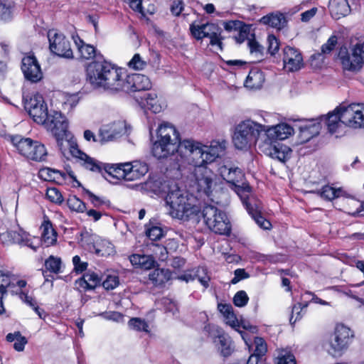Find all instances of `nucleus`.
Wrapping results in <instances>:
<instances>
[{"label": "nucleus", "mask_w": 364, "mask_h": 364, "mask_svg": "<svg viewBox=\"0 0 364 364\" xmlns=\"http://www.w3.org/2000/svg\"><path fill=\"white\" fill-rule=\"evenodd\" d=\"M159 191L166 194L165 198L169 215L180 220H187L196 214L199 209L196 198L181 189L174 181H159Z\"/></svg>", "instance_id": "obj_1"}, {"label": "nucleus", "mask_w": 364, "mask_h": 364, "mask_svg": "<svg viewBox=\"0 0 364 364\" xmlns=\"http://www.w3.org/2000/svg\"><path fill=\"white\" fill-rule=\"evenodd\" d=\"M317 120L320 124L323 123L331 134L340 133L343 125L354 129L364 128V104H342Z\"/></svg>", "instance_id": "obj_2"}, {"label": "nucleus", "mask_w": 364, "mask_h": 364, "mask_svg": "<svg viewBox=\"0 0 364 364\" xmlns=\"http://www.w3.org/2000/svg\"><path fill=\"white\" fill-rule=\"evenodd\" d=\"M293 133V127L286 123L272 127L264 126L263 134L259 141L258 149L265 155L284 162L289 157L291 150L277 141L284 140Z\"/></svg>", "instance_id": "obj_3"}, {"label": "nucleus", "mask_w": 364, "mask_h": 364, "mask_svg": "<svg viewBox=\"0 0 364 364\" xmlns=\"http://www.w3.org/2000/svg\"><path fill=\"white\" fill-rule=\"evenodd\" d=\"M86 73L87 80L93 87L119 92L121 68L106 60H94L87 66Z\"/></svg>", "instance_id": "obj_4"}, {"label": "nucleus", "mask_w": 364, "mask_h": 364, "mask_svg": "<svg viewBox=\"0 0 364 364\" xmlns=\"http://www.w3.org/2000/svg\"><path fill=\"white\" fill-rule=\"evenodd\" d=\"M179 133L168 122H164L157 129V140L153 144L152 154L157 159H164L176 151L179 155Z\"/></svg>", "instance_id": "obj_5"}, {"label": "nucleus", "mask_w": 364, "mask_h": 364, "mask_svg": "<svg viewBox=\"0 0 364 364\" xmlns=\"http://www.w3.org/2000/svg\"><path fill=\"white\" fill-rule=\"evenodd\" d=\"M264 125L251 119H247L238 124L232 136V142L237 149H247L262 138Z\"/></svg>", "instance_id": "obj_6"}, {"label": "nucleus", "mask_w": 364, "mask_h": 364, "mask_svg": "<svg viewBox=\"0 0 364 364\" xmlns=\"http://www.w3.org/2000/svg\"><path fill=\"white\" fill-rule=\"evenodd\" d=\"M54 136L58 146L63 154L69 149L71 155L75 157L77 160V162L85 169L92 172L102 173V162L90 157L79 149L76 142L68 139V132H66V134H59V135Z\"/></svg>", "instance_id": "obj_7"}, {"label": "nucleus", "mask_w": 364, "mask_h": 364, "mask_svg": "<svg viewBox=\"0 0 364 364\" xmlns=\"http://www.w3.org/2000/svg\"><path fill=\"white\" fill-rule=\"evenodd\" d=\"M118 179L134 181L140 179L148 172L146 163L135 161L131 163L109 165L102 163V171Z\"/></svg>", "instance_id": "obj_8"}, {"label": "nucleus", "mask_w": 364, "mask_h": 364, "mask_svg": "<svg viewBox=\"0 0 364 364\" xmlns=\"http://www.w3.org/2000/svg\"><path fill=\"white\" fill-rule=\"evenodd\" d=\"M338 58L344 70L358 71L364 65V41L351 42L349 48L341 47Z\"/></svg>", "instance_id": "obj_9"}, {"label": "nucleus", "mask_w": 364, "mask_h": 364, "mask_svg": "<svg viewBox=\"0 0 364 364\" xmlns=\"http://www.w3.org/2000/svg\"><path fill=\"white\" fill-rule=\"evenodd\" d=\"M204 223L213 232L220 235H229L230 222L226 213L213 205H206L202 210Z\"/></svg>", "instance_id": "obj_10"}, {"label": "nucleus", "mask_w": 364, "mask_h": 364, "mask_svg": "<svg viewBox=\"0 0 364 364\" xmlns=\"http://www.w3.org/2000/svg\"><path fill=\"white\" fill-rule=\"evenodd\" d=\"M12 144L22 156L28 159L42 161L46 159L47 150L43 144L30 138H24L21 135L11 137Z\"/></svg>", "instance_id": "obj_11"}, {"label": "nucleus", "mask_w": 364, "mask_h": 364, "mask_svg": "<svg viewBox=\"0 0 364 364\" xmlns=\"http://www.w3.org/2000/svg\"><path fill=\"white\" fill-rule=\"evenodd\" d=\"M205 151L203 145L192 140H183L180 142L179 156L187 164L192 165L194 169L206 167L208 161L205 160Z\"/></svg>", "instance_id": "obj_12"}, {"label": "nucleus", "mask_w": 364, "mask_h": 364, "mask_svg": "<svg viewBox=\"0 0 364 364\" xmlns=\"http://www.w3.org/2000/svg\"><path fill=\"white\" fill-rule=\"evenodd\" d=\"M353 338L354 333L350 328L341 323L337 324L329 338L328 352L333 357L341 356L348 348Z\"/></svg>", "instance_id": "obj_13"}, {"label": "nucleus", "mask_w": 364, "mask_h": 364, "mask_svg": "<svg viewBox=\"0 0 364 364\" xmlns=\"http://www.w3.org/2000/svg\"><path fill=\"white\" fill-rule=\"evenodd\" d=\"M220 173L224 180L235 187V191L242 200V196L250 197V186L244 182V173L237 167L223 166L220 168Z\"/></svg>", "instance_id": "obj_14"}, {"label": "nucleus", "mask_w": 364, "mask_h": 364, "mask_svg": "<svg viewBox=\"0 0 364 364\" xmlns=\"http://www.w3.org/2000/svg\"><path fill=\"white\" fill-rule=\"evenodd\" d=\"M193 176L196 191L210 197L216 186V175L206 166L195 168Z\"/></svg>", "instance_id": "obj_15"}, {"label": "nucleus", "mask_w": 364, "mask_h": 364, "mask_svg": "<svg viewBox=\"0 0 364 364\" xmlns=\"http://www.w3.org/2000/svg\"><path fill=\"white\" fill-rule=\"evenodd\" d=\"M25 109L30 117L38 124H43L48 119V107L44 99L39 93L31 95L24 101Z\"/></svg>", "instance_id": "obj_16"}, {"label": "nucleus", "mask_w": 364, "mask_h": 364, "mask_svg": "<svg viewBox=\"0 0 364 364\" xmlns=\"http://www.w3.org/2000/svg\"><path fill=\"white\" fill-rule=\"evenodd\" d=\"M0 239L4 244L27 246L33 251H36L38 248V245H36L33 242V240L36 238H32L29 233L24 231L18 225H16L13 229H9L1 233Z\"/></svg>", "instance_id": "obj_17"}, {"label": "nucleus", "mask_w": 364, "mask_h": 364, "mask_svg": "<svg viewBox=\"0 0 364 364\" xmlns=\"http://www.w3.org/2000/svg\"><path fill=\"white\" fill-rule=\"evenodd\" d=\"M119 91L125 92H138L145 91L151 88V83L148 77L141 74L127 75L124 79L122 75L119 77Z\"/></svg>", "instance_id": "obj_18"}, {"label": "nucleus", "mask_w": 364, "mask_h": 364, "mask_svg": "<svg viewBox=\"0 0 364 364\" xmlns=\"http://www.w3.org/2000/svg\"><path fill=\"white\" fill-rule=\"evenodd\" d=\"M48 38L49 48L53 53L65 58H73L70 42L63 33L58 32L57 30L52 29L48 32Z\"/></svg>", "instance_id": "obj_19"}, {"label": "nucleus", "mask_w": 364, "mask_h": 364, "mask_svg": "<svg viewBox=\"0 0 364 364\" xmlns=\"http://www.w3.org/2000/svg\"><path fill=\"white\" fill-rule=\"evenodd\" d=\"M21 68L25 79L31 82H38L43 78L41 66L34 55L24 56Z\"/></svg>", "instance_id": "obj_20"}, {"label": "nucleus", "mask_w": 364, "mask_h": 364, "mask_svg": "<svg viewBox=\"0 0 364 364\" xmlns=\"http://www.w3.org/2000/svg\"><path fill=\"white\" fill-rule=\"evenodd\" d=\"M242 202L248 213L261 228L264 230H269L270 228L271 223L261 215L260 203L254 196H242Z\"/></svg>", "instance_id": "obj_21"}, {"label": "nucleus", "mask_w": 364, "mask_h": 364, "mask_svg": "<svg viewBox=\"0 0 364 364\" xmlns=\"http://www.w3.org/2000/svg\"><path fill=\"white\" fill-rule=\"evenodd\" d=\"M42 124L50 129L53 135L66 134L68 123L66 117L60 112L51 111L48 114V119Z\"/></svg>", "instance_id": "obj_22"}, {"label": "nucleus", "mask_w": 364, "mask_h": 364, "mask_svg": "<svg viewBox=\"0 0 364 364\" xmlns=\"http://www.w3.org/2000/svg\"><path fill=\"white\" fill-rule=\"evenodd\" d=\"M126 133V124L124 121H117L105 124L100 129V141L102 143L111 141Z\"/></svg>", "instance_id": "obj_23"}, {"label": "nucleus", "mask_w": 364, "mask_h": 364, "mask_svg": "<svg viewBox=\"0 0 364 364\" xmlns=\"http://www.w3.org/2000/svg\"><path fill=\"white\" fill-rule=\"evenodd\" d=\"M283 62L284 69L288 72L297 71L300 70L304 65L303 58L300 52L289 46L284 49Z\"/></svg>", "instance_id": "obj_24"}, {"label": "nucleus", "mask_w": 364, "mask_h": 364, "mask_svg": "<svg viewBox=\"0 0 364 364\" xmlns=\"http://www.w3.org/2000/svg\"><path fill=\"white\" fill-rule=\"evenodd\" d=\"M134 97L141 107L149 109L154 113H159L163 109L160 99L154 91L141 92V94L137 95Z\"/></svg>", "instance_id": "obj_25"}, {"label": "nucleus", "mask_w": 364, "mask_h": 364, "mask_svg": "<svg viewBox=\"0 0 364 364\" xmlns=\"http://www.w3.org/2000/svg\"><path fill=\"white\" fill-rule=\"evenodd\" d=\"M190 31L192 36L197 40L203 38H210L214 34H220V28L214 23H205L201 25L191 24Z\"/></svg>", "instance_id": "obj_26"}, {"label": "nucleus", "mask_w": 364, "mask_h": 364, "mask_svg": "<svg viewBox=\"0 0 364 364\" xmlns=\"http://www.w3.org/2000/svg\"><path fill=\"white\" fill-rule=\"evenodd\" d=\"M328 9L331 16L340 19L350 13V6L348 0H329Z\"/></svg>", "instance_id": "obj_27"}, {"label": "nucleus", "mask_w": 364, "mask_h": 364, "mask_svg": "<svg viewBox=\"0 0 364 364\" xmlns=\"http://www.w3.org/2000/svg\"><path fill=\"white\" fill-rule=\"evenodd\" d=\"M299 136L302 142H307L314 136L319 134L321 129L320 122L314 120L306 121L299 127Z\"/></svg>", "instance_id": "obj_28"}, {"label": "nucleus", "mask_w": 364, "mask_h": 364, "mask_svg": "<svg viewBox=\"0 0 364 364\" xmlns=\"http://www.w3.org/2000/svg\"><path fill=\"white\" fill-rule=\"evenodd\" d=\"M178 279L186 282L197 279L205 288L209 286L210 277L207 274V269L205 267H198L193 274L185 273L179 276Z\"/></svg>", "instance_id": "obj_29"}, {"label": "nucleus", "mask_w": 364, "mask_h": 364, "mask_svg": "<svg viewBox=\"0 0 364 364\" xmlns=\"http://www.w3.org/2000/svg\"><path fill=\"white\" fill-rule=\"evenodd\" d=\"M41 242L46 247L55 245L57 242V232L49 220H46L41 225Z\"/></svg>", "instance_id": "obj_30"}, {"label": "nucleus", "mask_w": 364, "mask_h": 364, "mask_svg": "<svg viewBox=\"0 0 364 364\" xmlns=\"http://www.w3.org/2000/svg\"><path fill=\"white\" fill-rule=\"evenodd\" d=\"M171 277V272L165 269H155L149 274V280L155 287H162Z\"/></svg>", "instance_id": "obj_31"}, {"label": "nucleus", "mask_w": 364, "mask_h": 364, "mask_svg": "<svg viewBox=\"0 0 364 364\" xmlns=\"http://www.w3.org/2000/svg\"><path fill=\"white\" fill-rule=\"evenodd\" d=\"M264 82V76L262 71L258 69H252L250 71L245 82V87L252 89H259Z\"/></svg>", "instance_id": "obj_32"}, {"label": "nucleus", "mask_w": 364, "mask_h": 364, "mask_svg": "<svg viewBox=\"0 0 364 364\" xmlns=\"http://www.w3.org/2000/svg\"><path fill=\"white\" fill-rule=\"evenodd\" d=\"M225 141H213L210 146H203L205 151V160L210 164L213 162L224 151L225 145Z\"/></svg>", "instance_id": "obj_33"}, {"label": "nucleus", "mask_w": 364, "mask_h": 364, "mask_svg": "<svg viewBox=\"0 0 364 364\" xmlns=\"http://www.w3.org/2000/svg\"><path fill=\"white\" fill-rule=\"evenodd\" d=\"M92 250L97 256L106 257L114 252V245L107 240H97L92 245Z\"/></svg>", "instance_id": "obj_34"}, {"label": "nucleus", "mask_w": 364, "mask_h": 364, "mask_svg": "<svg viewBox=\"0 0 364 364\" xmlns=\"http://www.w3.org/2000/svg\"><path fill=\"white\" fill-rule=\"evenodd\" d=\"M132 264L136 267L149 269L154 266L155 261L149 255H132L129 257Z\"/></svg>", "instance_id": "obj_35"}, {"label": "nucleus", "mask_w": 364, "mask_h": 364, "mask_svg": "<svg viewBox=\"0 0 364 364\" xmlns=\"http://www.w3.org/2000/svg\"><path fill=\"white\" fill-rule=\"evenodd\" d=\"M259 21L262 24L281 29L285 23V18L282 14H270L261 18Z\"/></svg>", "instance_id": "obj_36"}, {"label": "nucleus", "mask_w": 364, "mask_h": 364, "mask_svg": "<svg viewBox=\"0 0 364 364\" xmlns=\"http://www.w3.org/2000/svg\"><path fill=\"white\" fill-rule=\"evenodd\" d=\"M73 39L82 58L90 59L95 57V48L92 46L85 44L78 36L73 37Z\"/></svg>", "instance_id": "obj_37"}, {"label": "nucleus", "mask_w": 364, "mask_h": 364, "mask_svg": "<svg viewBox=\"0 0 364 364\" xmlns=\"http://www.w3.org/2000/svg\"><path fill=\"white\" fill-rule=\"evenodd\" d=\"M217 343H218L220 345L218 348L221 352V354L224 357L230 356L233 352L234 347L232 342L230 338L225 333L223 336H220V338L218 340Z\"/></svg>", "instance_id": "obj_38"}, {"label": "nucleus", "mask_w": 364, "mask_h": 364, "mask_svg": "<svg viewBox=\"0 0 364 364\" xmlns=\"http://www.w3.org/2000/svg\"><path fill=\"white\" fill-rule=\"evenodd\" d=\"M61 259L58 257L50 255L45 261V267L46 270L54 274H59L61 272Z\"/></svg>", "instance_id": "obj_39"}, {"label": "nucleus", "mask_w": 364, "mask_h": 364, "mask_svg": "<svg viewBox=\"0 0 364 364\" xmlns=\"http://www.w3.org/2000/svg\"><path fill=\"white\" fill-rule=\"evenodd\" d=\"M342 190L341 188L336 189L329 186H323L321 190L318 191V194L324 199L331 200L341 196Z\"/></svg>", "instance_id": "obj_40"}, {"label": "nucleus", "mask_w": 364, "mask_h": 364, "mask_svg": "<svg viewBox=\"0 0 364 364\" xmlns=\"http://www.w3.org/2000/svg\"><path fill=\"white\" fill-rule=\"evenodd\" d=\"M69 208L72 210L83 213L86 210L85 203L75 196H70L67 200Z\"/></svg>", "instance_id": "obj_41"}, {"label": "nucleus", "mask_w": 364, "mask_h": 364, "mask_svg": "<svg viewBox=\"0 0 364 364\" xmlns=\"http://www.w3.org/2000/svg\"><path fill=\"white\" fill-rule=\"evenodd\" d=\"M129 326L135 331H144L146 333H149V325L144 320L140 318H132L129 321Z\"/></svg>", "instance_id": "obj_42"}, {"label": "nucleus", "mask_w": 364, "mask_h": 364, "mask_svg": "<svg viewBox=\"0 0 364 364\" xmlns=\"http://www.w3.org/2000/svg\"><path fill=\"white\" fill-rule=\"evenodd\" d=\"M204 331L210 338H212L214 340L215 343H217L218 341L216 339L218 340L220 338V336H223L225 334V333L220 328H219L216 325L210 323L207 324L204 327Z\"/></svg>", "instance_id": "obj_43"}, {"label": "nucleus", "mask_w": 364, "mask_h": 364, "mask_svg": "<svg viewBox=\"0 0 364 364\" xmlns=\"http://www.w3.org/2000/svg\"><path fill=\"white\" fill-rule=\"evenodd\" d=\"M248 47L250 48V54L252 56H255L257 58V60H260L262 57L263 47L255 39H248Z\"/></svg>", "instance_id": "obj_44"}, {"label": "nucleus", "mask_w": 364, "mask_h": 364, "mask_svg": "<svg viewBox=\"0 0 364 364\" xmlns=\"http://www.w3.org/2000/svg\"><path fill=\"white\" fill-rule=\"evenodd\" d=\"M127 65L129 68L140 70L144 69L147 63L142 59L139 54L136 53Z\"/></svg>", "instance_id": "obj_45"}, {"label": "nucleus", "mask_w": 364, "mask_h": 364, "mask_svg": "<svg viewBox=\"0 0 364 364\" xmlns=\"http://www.w3.org/2000/svg\"><path fill=\"white\" fill-rule=\"evenodd\" d=\"M338 44V36L332 35L328 41L321 46V53L324 55L330 54Z\"/></svg>", "instance_id": "obj_46"}, {"label": "nucleus", "mask_w": 364, "mask_h": 364, "mask_svg": "<svg viewBox=\"0 0 364 364\" xmlns=\"http://www.w3.org/2000/svg\"><path fill=\"white\" fill-rule=\"evenodd\" d=\"M12 17V6L10 4H6L0 1V20L9 21Z\"/></svg>", "instance_id": "obj_47"}, {"label": "nucleus", "mask_w": 364, "mask_h": 364, "mask_svg": "<svg viewBox=\"0 0 364 364\" xmlns=\"http://www.w3.org/2000/svg\"><path fill=\"white\" fill-rule=\"evenodd\" d=\"M46 196L49 200L55 203H61L63 201V197L61 193L55 188L47 189Z\"/></svg>", "instance_id": "obj_48"}, {"label": "nucleus", "mask_w": 364, "mask_h": 364, "mask_svg": "<svg viewBox=\"0 0 364 364\" xmlns=\"http://www.w3.org/2000/svg\"><path fill=\"white\" fill-rule=\"evenodd\" d=\"M249 301V297L247 293L243 291H237L233 297V303L236 306L243 307Z\"/></svg>", "instance_id": "obj_49"}, {"label": "nucleus", "mask_w": 364, "mask_h": 364, "mask_svg": "<svg viewBox=\"0 0 364 364\" xmlns=\"http://www.w3.org/2000/svg\"><path fill=\"white\" fill-rule=\"evenodd\" d=\"M306 306L307 304L302 306L301 304L298 303L292 307L291 316L289 318V322L291 325H294L296 321L299 320L302 317L301 312L302 309Z\"/></svg>", "instance_id": "obj_50"}, {"label": "nucleus", "mask_w": 364, "mask_h": 364, "mask_svg": "<svg viewBox=\"0 0 364 364\" xmlns=\"http://www.w3.org/2000/svg\"><path fill=\"white\" fill-rule=\"evenodd\" d=\"M83 277L90 286V289H94L100 283V278L95 272H87L83 274Z\"/></svg>", "instance_id": "obj_51"}, {"label": "nucleus", "mask_w": 364, "mask_h": 364, "mask_svg": "<svg viewBox=\"0 0 364 364\" xmlns=\"http://www.w3.org/2000/svg\"><path fill=\"white\" fill-rule=\"evenodd\" d=\"M83 192L87 194L89 197V199L91 202V203L96 208H98L104 204L106 203L107 200L103 198H100L96 195H95L93 193H92L90 191L85 188H82Z\"/></svg>", "instance_id": "obj_52"}, {"label": "nucleus", "mask_w": 364, "mask_h": 364, "mask_svg": "<svg viewBox=\"0 0 364 364\" xmlns=\"http://www.w3.org/2000/svg\"><path fill=\"white\" fill-rule=\"evenodd\" d=\"M250 27L245 24H242L237 31V34L235 36V38L237 43H242L246 39H249L248 36L250 34Z\"/></svg>", "instance_id": "obj_53"}, {"label": "nucleus", "mask_w": 364, "mask_h": 364, "mask_svg": "<svg viewBox=\"0 0 364 364\" xmlns=\"http://www.w3.org/2000/svg\"><path fill=\"white\" fill-rule=\"evenodd\" d=\"M224 317L225 318L226 323L230 326L232 328H235L236 331H237L240 333L242 338L245 340V333L237 329V327H239L240 325L237 318H236L235 315L233 313V311L230 312V314H228Z\"/></svg>", "instance_id": "obj_54"}, {"label": "nucleus", "mask_w": 364, "mask_h": 364, "mask_svg": "<svg viewBox=\"0 0 364 364\" xmlns=\"http://www.w3.org/2000/svg\"><path fill=\"white\" fill-rule=\"evenodd\" d=\"M277 364H296L295 357L291 353L282 351L278 357Z\"/></svg>", "instance_id": "obj_55"}, {"label": "nucleus", "mask_w": 364, "mask_h": 364, "mask_svg": "<svg viewBox=\"0 0 364 364\" xmlns=\"http://www.w3.org/2000/svg\"><path fill=\"white\" fill-rule=\"evenodd\" d=\"M119 284V278L116 275H109L102 282V286L105 289H114Z\"/></svg>", "instance_id": "obj_56"}, {"label": "nucleus", "mask_w": 364, "mask_h": 364, "mask_svg": "<svg viewBox=\"0 0 364 364\" xmlns=\"http://www.w3.org/2000/svg\"><path fill=\"white\" fill-rule=\"evenodd\" d=\"M255 342L256 347L253 354L257 356H264L267 352V346L264 341L262 338H256Z\"/></svg>", "instance_id": "obj_57"}, {"label": "nucleus", "mask_w": 364, "mask_h": 364, "mask_svg": "<svg viewBox=\"0 0 364 364\" xmlns=\"http://www.w3.org/2000/svg\"><path fill=\"white\" fill-rule=\"evenodd\" d=\"M147 237L151 240H159L163 235V230L157 226H152L146 230Z\"/></svg>", "instance_id": "obj_58"}, {"label": "nucleus", "mask_w": 364, "mask_h": 364, "mask_svg": "<svg viewBox=\"0 0 364 364\" xmlns=\"http://www.w3.org/2000/svg\"><path fill=\"white\" fill-rule=\"evenodd\" d=\"M73 263L74 265V270L77 273H82L86 270L87 267V263L82 262L80 257L77 255L73 257Z\"/></svg>", "instance_id": "obj_59"}, {"label": "nucleus", "mask_w": 364, "mask_h": 364, "mask_svg": "<svg viewBox=\"0 0 364 364\" xmlns=\"http://www.w3.org/2000/svg\"><path fill=\"white\" fill-rule=\"evenodd\" d=\"M16 294H18L20 299L27 305L31 306L32 309L36 307L37 306L36 301L32 298L31 296H28L27 293H26L23 291H20L19 292H16Z\"/></svg>", "instance_id": "obj_60"}, {"label": "nucleus", "mask_w": 364, "mask_h": 364, "mask_svg": "<svg viewBox=\"0 0 364 364\" xmlns=\"http://www.w3.org/2000/svg\"><path fill=\"white\" fill-rule=\"evenodd\" d=\"M268 41V52L271 55L275 54L279 50V43L277 39L274 36H269L267 38Z\"/></svg>", "instance_id": "obj_61"}, {"label": "nucleus", "mask_w": 364, "mask_h": 364, "mask_svg": "<svg viewBox=\"0 0 364 364\" xmlns=\"http://www.w3.org/2000/svg\"><path fill=\"white\" fill-rule=\"evenodd\" d=\"M235 276L231 280V284H235L240 280L247 279L249 277V274L245 272L244 269H237L235 270Z\"/></svg>", "instance_id": "obj_62"}, {"label": "nucleus", "mask_w": 364, "mask_h": 364, "mask_svg": "<svg viewBox=\"0 0 364 364\" xmlns=\"http://www.w3.org/2000/svg\"><path fill=\"white\" fill-rule=\"evenodd\" d=\"M244 23L240 21H230L224 23V28L228 31H237Z\"/></svg>", "instance_id": "obj_63"}, {"label": "nucleus", "mask_w": 364, "mask_h": 364, "mask_svg": "<svg viewBox=\"0 0 364 364\" xmlns=\"http://www.w3.org/2000/svg\"><path fill=\"white\" fill-rule=\"evenodd\" d=\"M75 288L80 291H86L87 290H90V286H88V284L86 282V280L85 279V278L83 277V276L81 278H80L75 281Z\"/></svg>", "instance_id": "obj_64"}]
</instances>
